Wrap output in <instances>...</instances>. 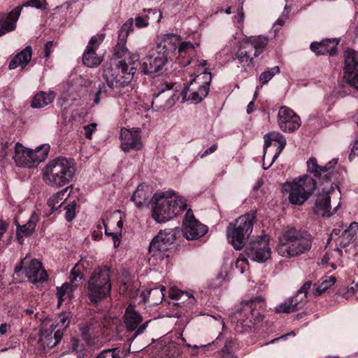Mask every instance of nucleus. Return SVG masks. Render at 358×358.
<instances>
[{"label":"nucleus","mask_w":358,"mask_h":358,"mask_svg":"<svg viewBox=\"0 0 358 358\" xmlns=\"http://www.w3.org/2000/svg\"><path fill=\"white\" fill-rule=\"evenodd\" d=\"M256 220V212L245 213L234 222L229 224L227 229V236L229 242L236 250L243 249L248 241Z\"/></svg>","instance_id":"nucleus-6"},{"label":"nucleus","mask_w":358,"mask_h":358,"mask_svg":"<svg viewBox=\"0 0 358 358\" xmlns=\"http://www.w3.org/2000/svg\"><path fill=\"white\" fill-rule=\"evenodd\" d=\"M224 280V278L222 275H218L211 282L210 286L212 287H217L222 285V282Z\"/></svg>","instance_id":"nucleus-58"},{"label":"nucleus","mask_w":358,"mask_h":358,"mask_svg":"<svg viewBox=\"0 0 358 358\" xmlns=\"http://www.w3.org/2000/svg\"><path fill=\"white\" fill-rule=\"evenodd\" d=\"M76 172L74 161L64 157L50 160L43 170V179L51 187L66 186L72 180Z\"/></svg>","instance_id":"nucleus-2"},{"label":"nucleus","mask_w":358,"mask_h":358,"mask_svg":"<svg viewBox=\"0 0 358 358\" xmlns=\"http://www.w3.org/2000/svg\"><path fill=\"white\" fill-rule=\"evenodd\" d=\"M208 231V227L197 220L191 209L187 210L182 221V233L188 240L198 239Z\"/></svg>","instance_id":"nucleus-15"},{"label":"nucleus","mask_w":358,"mask_h":358,"mask_svg":"<svg viewBox=\"0 0 358 358\" xmlns=\"http://www.w3.org/2000/svg\"><path fill=\"white\" fill-rule=\"evenodd\" d=\"M54 45V41H48L44 46V57L48 58L50 57L51 52H52V48Z\"/></svg>","instance_id":"nucleus-56"},{"label":"nucleus","mask_w":358,"mask_h":358,"mask_svg":"<svg viewBox=\"0 0 358 358\" xmlns=\"http://www.w3.org/2000/svg\"><path fill=\"white\" fill-rule=\"evenodd\" d=\"M27 257L21 259L19 263L15 266L14 273L17 275H20L22 270H24V273L28 280L33 283L36 284L38 282H43L48 278V275L46 271L43 268L42 264L38 260L34 259L29 261L27 264Z\"/></svg>","instance_id":"nucleus-12"},{"label":"nucleus","mask_w":358,"mask_h":358,"mask_svg":"<svg viewBox=\"0 0 358 358\" xmlns=\"http://www.w3.org/2000/svg\"><path fill=\"white\" fill-rule=\"evenodd\" d=\"M311 245L312 238L310 234L294 227H288L279 238L277 251L282 257H291L310 250Z\"/></svg>","instance_id":"nucleus-3"},{"label":"nucleus","mask_w":358,"mask_h":358,"mask_svg":"<svg viewBox=\"0 0 358 358\" xmlns=\"http://www.w3.org/2000/svg\"><path fill=\"white\" fill-rule=\"evenodd\" d=\"M96 124L91 123L84 127L85 135L87 139H91L93 132L96 130Z\"/></svg>","instance_id":"nucleus-53"},{"label":"nucleus","mask_w":358,"mask_h":358,"mask_svg":"<svg viewBox=\"0 0 358 358\" xmlns=\"http://www.w3.org/2000/svg\"><path fill=\"white\" fill-rule=\"evenodd\" d=\"M24 6L41 8L42 4L40 0H29L24 4Z\"/></svg>","instance_id":"nucleus-61"},{"label":"nucleus","mask_w":358,"mask_h":358,"mask_svg":"<svg viewBox=\"0 0 358 358\" xmlns=\"http://www.w3.org/2000/svg\"><path fill=\"white\" fill-rule=\"evenodd\" d=\"M175 83L166 80L161 81L156 87L152 101L153 109H165L172 106L180 98L173 92Z\"/></svg>","instance_id":"nucleus-10"},{"label":"nucleus","mask_w":358,"mask_h":358,"mask_svg":"<svg viewBox=\"0 0 358 358\" xmlns=\"http://www.w3.org/2000/svg\"><path fill=\"white\" fill-rule=\"evenodd\" d=\"M110 92H112L105 84L99 85L98 91L95 93L94 95V103L95 104H99L101 100V96L102 95H104L105 96H114V95L110 94Z\"/></svg>","instance_id":"nucleus-44"},{"label":"nucleus","mask_w":358,"mask_h":358,"mask_svg":"<svg viewBox=\"0 0 358 358\" xmlns=\"http://www.w3.org/2000/svg\"><path fill=\"white\" fill-rule=\"evenodd\" d=\"M312 282L311 281L308 280L306 281L302 287L299 289L300 292H303V294L308 295V290L311 287Z\"/></svg>","instance_id":"nucleus-64"},{"label":"nucleus","mask_w":358,"mask_h":358,"mask_svg":"<svg viewBox=\"0 0 358 358\" xmlns=\"http://www.w3.org/2000/svg\"><path fill=\"white\" fill-rule=\"evenodd\" d=\"M340 245L342 247L345 248L348 246L355 240V236L353 235L352 234L343 231L342 235L340 236Z\"/></svg>","instance_id":"nucleus-50"},{"label":"nucleus","mask_w":358,"mask_h":358,"mask_svg":"<svg viewBox=\"0 0 358 358\" xmlns=\"http://www.w3.org/2000/svg\"><path fill=\"white\" fill-rule=\"evenodd\" d=\"M245 246V252L252 260L264 262L271 257V250L269 247V237L263 234L252 236Z\"/></svg>","instance_id":"nucleus-11"},{"label":"nucleus","mask_w":358,"mask_h":358,"mask_svg":"<svg viewBox=\"0 0 358 358\" xmlns=\"http://www.w3.org/2000/svg\"><path fill=\"white\" fill-rule=\"evenodd\" d=\"M280 71L279 66H275L262 72L259 77V81L261 84L260 87L268 83L273 78V77L275 75L279 73Z\"/></svg>","instance_id":"nucleus-39"},{"label":"nucleus","mask_w":358,"mask_h":358,"mask_svg":"<svg viewBox=\"0 0 358 358\" xmlns=\"http://www.w3.org/2000/svg\"><path fill=\"white\" fill-rule=\"evenodd\" d=\"M120 138L121 148L125 152L131 150H141L143 148L141 130L138 128H133L132 129H121Z\"/></svg>","instance_id":"nucleus-17"},{"label":"nucleus","mask_w":358,"mask_h":358,"mask_svg":"<svg viewBox=\"0 0 358 358\" xmlns=\"http://www.w3.org/2000/svg\"><path fill=\"white\" fill-rule=\"evenodd\" d=\"M178 37L177 49L176 55H182V53H188L189 50L194 49L193 45L190 42L183 41L180 43V36L175 34Z\"/></svg>","instance_id":"nucleus-43"},{"label":"nucleus","mask_w":358,"mask_h":358,"mask_svg":"<svg viewBox=\"0 0 358 358\" xmlns=\"http://www.w3.org/2000/svg\"><path fill=\"white\" fill-rule=\"evenodd\" d=\"M336 279L334 276H330L329 279L323 280L320 285L314 284L315 295L320 296L324 293L329 288L336 283Z\"/></svg>","instance_id":"nucleus-38"},{"label":"nucleus","mask_w":358,"mask_h":358,"mask_svg":"<svg viewBox=\"0 0 358 358\" xmlns=\"http://www.w3.org/2000/svg\"><path fill=\"white\" fill-rule=\"evenodd\" d=\"M120 350L117 348L101 351L96 358H120Z\"/></svg>","instance_id":"nucleus-45"},{"label":"nucleus","mask_w":358,"mask_h":358,"mask_svg":"<svg viewBox=\"0 0 358 358\" xmlns=\"http://www.w3.org/2000/svg\"><path fill=\"white\" fill-rule=\"evenodd\" d=\"M264 151L266 153L267 149L271 146H274L276 148V151L275 155L273 157L271 164H273L276 159L279 157L283 149L286 145V139L285 138L277 132H271L264 135Z\"/></svg>","instance_id":"nucleus-24"},{"label":"nucleus","mask_w":358,"mask_h":358,"mask_svg":"<svg viewBox=\"0 0 358 358\" xmlns=\"http://www.w3.org/2000/svg\"><path fill=\"white\" fill-rule=\"evenodd\" d=\"M268 38L262 36H259L251 39V45L254 49L264 50L268 45Z\"/></svg>","instance_id":"nucleus-47"},{"label":"nucleus","mask_w":358,"mask_h":358,"mask_svg":"<svg viewBox=\"0 0 358 358\" xmlns=\"http://www.w3.org/2000/svg\"><path fill=\"white\" fill-rule=\"evenodd\" d=\"M150 322V321H147V322H144L143 324H141L139 327H138L134 333V337L143 334L144 332V331L146 329V328L148 327V323Z\"/></svg>","instance_id":"nucleus-62"},{"label":"nucleus","mask_w":358,"mask_h":358,"mask_svg":"<svg viewBox=\"0 0 358 358\" xmlns=\"http://www.w3.org/2000/svg\"><path fill=\"white\" fill-rule=\"evenodd\" d=\"M178 37L174 34L163 36L161 41L152 48L141 64V71L145 75L159 72L169 59L176 57Z\"/></svg>","instance_id":"nucleus-1"},{"label":"nucleus","mask_w":358,"mask_h":358,"mask_svg":"<svg viewBox=\"0 0 358 358\" xmlns=\"http://www.w3.org/2000/svg\"><path fill=\"white\" fill-rule=\"evenodd\" d=\"M317 188V181L308 175L295 178L286 182L285 191L289 192V200L292 204L302 205L313 194Z\"/></svg>","instance_id":"nucleus-8"},{"label":"nucleus","mask_w":358,"mask_h":358,"mask_svg":"<svg viewBox=\"0 0 358 358\" xmlns=\"http://www.w3.org/2000/svg\"><path fill=\"white\" fill-rule=\"evenodd\" d=\"M152 205V217L157 222H166L182 213L187 205L182 201H177L172 196H167V193L155 194L150 201Z\"/></svg>","instance_id":"nucleus-5"},{"label":"nucleus","mask_w":358,"mask_h":358,"mask_svg":"<svg viewBox=\"0 0 358 358\" xmlns=\"http://www.w3.org/2000/svg\"><path fill=\"white\" fill-rule=\"evenodd\" d=\"M236 57L238 58L240 63L250 60V64H253V58H250V52L244 50L242 48L236 52Z\"/></svg>","instance_id":"nucleus-51"},{"label":"nucleus","mask_w":358,"mask_h":358,"mask_svg":"<svg viewBox=\"0 0 358 358\" xmlns=\"http://www.w3.org/2000/svg\"><path fill=\"white\" fill-rule=\"evenodd\" d=\"M332 192L331 186H329V188L327 186L322 188V194L315 200L313 208V213L315 215L329 217L336 213L338 206L332 212L330 211L331 206L329 194Z\"/></svg>","instance_id":"nucleus-22"},{"label":"nucleus","mask_w":358,"mask_h":358,"mask_svg":"<svg viewBox=\"0 0 358 358\" xmlns=\"http://www.w3.org/2000/svg\"><path fill=\"white\" fill-rule=\"evenodd\" d=\"M141 322V315L135 311L127 315L124 319V324L128 331L136 330Z\"/></svg>","instance_id":"nucleus-34"},{"label":"nucleus","mask_w":358,"mask_h":358,"mask_svg":"<svg viewBox=\"0 0 358 358\" xmlns=\"http://www.w3.org/2000/svg\"><path fill=\"white\" fill-rule=\"evenodd\" d=\"M22 8L17 6L8 15L0 13V37L16 28V22L20 17Z\"/></svg>","instance_id":"nucleus-23"},{"label":"nucleus","mask_w":358,"mask_h":358,"mask_svg":"<svg viewBox=\"0 0 358 358\" xmlns=\"http://www.w3.org/2000/svg\"><path fill=\"white\" fill-rule=\"evenodd\" d=\"M358 230V222H352L348 229H345L344 231L350 234H352L353 235L356 236V231Z\"/></svg>","instance_id":"nucleus-59"},{"label":"nucleus","mask_w":358,"mask_h":358,"mask_svg":"<svg viewBox=\"0 0 358 358\" xmlns=\"http://www.w3.org/2000/svg\"><path fill=\"white\" fill-rule=\"evenodd\" d=\"M201 78L203 80V84L200 85L197 92L203 96V99L208 94L209 86L212 80L211 73L203 72Z\"/></svg>","instance_id":"nucleus-40"},{"label":"nucleus","mask_w":358,"mask_h":358,"mask_svg":"<svg viewBox=\"0 0 358 358\" xmlns=\"http://www.w3.org/2000/svg\"><path fill=\"white\" fill-rule=\"evenodd\" d=\"M356 155H358V139L355 141L351 152L348 156L349 160L352 162Z\"/></svg>","instance_id":"nucleus-57"},{"label":"nucleus","mask_w":358,"mask_h":358,"mask_svg":"<svg viewBox=\"0 0 358 358\" xmlns=\"http://www.w3.org/2000/svg\"><path fill=\"white\" fill-rule=\"evenodd\" d=\"M176 229L160 230L150 243L148 254L156 259L162 260L169 257L166 252L174 247L177 234Z\"/></svg>","instance_id":"nucleus-9"},{"label":"nucleus","mask_w":358,"mask_h":358,"mask_svg":"<svg viewBox=\"0 0 358 358\" xmlns=\"http://www.w3.org/2000/svg\"><path fill=\"white\" fill-rule=\"evenodd\" d=\"M307 295L303 294V292L297 291L295 296L289 298L292 301V303L296 310L301 309L306 303Z\"/></svg>","instance_id":"nucleus-42"},{"label":"nucleus","mask_w":358,"mask_h":358,"mask_svg":"<svg viewBox=\"0 0 358 358\" xmlns=\"http://www.w3.org/2000/svg\"><path fill=\"white\" fill-rule=\"evenodd\" d=\"M57 295L58 299V306L67 298L71 299L73 295V287L67 282L62 285V287H57Z\"/></svg>","instance_id":"nucleus-36"},{"label":"nucleus","mask_w":358,"mask_h":358,"mask_svg":"<svg viewBox=\"0 0 358 358\" xmlns=\"http://www.w3.org/2000/svg\"><path fill=\"white\" fill-rule=\"evenodd\" d=\"M339 40L336 38H326L320 42H313L310 45L311 51L316 55H324L329 54L330 56H334L337 54V45Z\"/></svg>","instance_id":"nucleus-25"},{"label":"nucleus","mask_w":358,"mask_h":358,"mask_svg":"<svg viewBox=\"0 0 358 358\" xmlns=\"http://www.w3.org/2000/svg\"><path fill=\"white\" fill-rule=\"evenodd\" d=\"M165 287L161 288L155 287L151 289L143 291L141 294L144 303H150L151 305H158L161 303L164 298Z\"/></svg>","instance_id":"nucleus-28"},{"label":"nucleus","mask_w":358,"mask_h":358,"mask_svg":"<svg viewBox=\"0 0 358 358\" xmlns=\"http://www.w3.org/2000/svg\"><path fill=\"white\" fill-rule=\"evenodd\" d=\"M77 203L76 201H73L70 203L63 207V209L66 210L65 218L66 221H72L76 216V209Z\"/></svg>","instance_id":"nucleus-46"},{"label":"nucleus","mask_w":358,"mask_h":358,"mask_svg":"<svg viewBox=\"0 0 358 358\" xmlns=\"http://www.w3.org/2000/svg\"><path fill=\"white\" fill-rule=\"evenodd\" d=\"M235 345V341L231 338H227L224 341V345L222 348L220 355H225L226 353H231L233 346Z\"/></svg>","instance_id":"nucleus-52"},{"label":"nucleus","mask_w":358,"mask_h":358,"mask_svg":"<svg viewBox=\"0 0 358 358\" xmlns=\"http://www.w3.org/2000/svg\"><path fill=\"white\" fill-rule=\"evenodd\" d=\"M183 296L187 297V301L177 303L176 305L182 308L185 311L193 308L196 302V299L193 295H190L187 292H182L173 289L169 291V297L172 299H180Z\"/></svg>","instance_id":"nucleus-31"},{"label":"nucleus","mask_w":358,"mask_h":358,"mask_svg":"<svg viewBox=\"0 0 358 358\" xmlns=\"http://www.w3.org/2000/svg\"><path fill=\"white\" fill-rule=\"evenodd\" d=\"M138 61L139 55L138 54L130 55L127 59L119 61L115 69L124 76L126 73H129L131 80L136 72L137 66L139 64Z\"/></svg>","instance_id":"nucleus-26"},{"label":"nucleus","mask_w":358,"mask_h":358,"mask_svg":"<svg viewBox=\"0 0 358 358\" xmlns=\"http://www.w3.org/2000/svg\"><path fill=\"white\" fill-rule=\"evenodd\" d=\"M343 79L358 90V52L348 49L344 52Z\"/></svg>","instance_id":"nucleus-14"},{"label":"nucleus","mask_w":358,"mask_h":358,"mask_svg":"<svg viewBox=\"0 0 358 358\" xmlns=\"http://www.w3.org/2000/svg\"><path fill=\"white\" fill-rule=\"evenodd\" d=\"M266 303L262 296H257L249 301H243L238 313V323L244 331L251 329L262 322L264 317Z\"/></svg>","instance_id":"nucleus-7"},{"label":"nucleus","mask_w":358,"mask_h":358,"mask_svg":"<svg viewBox=\"0 0 358 358\" xmlns=\"http://www.w3.org/2000/svg\"><path fill=\"white\" fill-rule=\"evenodd\" d=\"M67 189L68 187H66L65 189L58 192L57 194H54L48 199V205L51 209V213H54L57 210H59V212L62 211L63 203L59 205L58 207H57L56 205L59 203V201L63 199V197L65 193L66 192Z\"/></svg>","instance_id":"nucleus-37"},{"label":"nucleus","mask_w":358,"mask_h":358,"mask_svg":"<svg viewBox=\"0 0 358 358\" xmlns=\"http://www.w3.org/2000/svg\"><path fill=\"white\" fill-rule=\"evenodd\" d=\"M78 278L81 279L83 278V274L80 268H78L77 266H74L70 273L69 279L71 282H73L76 281Z\"/></svg>","instance_id":"nucleus-54"},{"label":"nucleus","mask_w":358,"mask_h":358,"mask_svg":"<svg viewBox=\"0 0 358 358\" xmlns=\"http://www.w3.org/2000/svg\"><path fill=\"white\" fill-rule=\"evenodd\" d=\"M18 143L16 144V155L15 160L20 165L31 167L36 166L38 163L45 160L48 157L50 146L48 145H43L36 148V150L27 149L22 153L23 159L21 161V157L19 156L17 150Z\"/></svg>","instance_id":"nucleus-16"},{"label":"nucleus","mask_w":358,"mask_h":358,"mask_svg":"<svg viewBox=\"0 0 358 358\" xmlns=\"http://www.w3.org/2000/svg\"><path fill=\"white\" fill-rule=\"evenodd\" d=\"M217 144H213L212 146H210L209 148H208L203 152V154L201 155V157L204 158L208 155L213 153L217 150Z\"/></svg>","instance_id":"nucleus-63"},{"label":"nucleus","mask_w":358,"mask_h":358,"mask_svg":"<svg viewBox=\"0 0 358 358\" xmlns=\"http://www.w3.org/2000/svg\"><path fill=\"white\" fill-rule=\"evenodd\" d=\"M102 225L105 228V234L108 236H111L113 238L114 248H118L121 241V233L118 234L109 231L107 229L106 223L103 220H102Z\"/></svg>","instance_id":"nucleus-49"},{"label":"nucleus","mask_w":358,"mask_h":358,"mask_svg":"<svg viewBox=\"0 0 358 358\" xmlns=\"http://www.w3.org/2000/svg\"><path fill=\"white\" fill-rule=\"evenodd\" d=\"M338 160L337 158H334L325 166H320L315 157H310L306 162L307 171L308 173H312L315 178L318 179L320 185L327 184L331 186V190L334 191V185H335L338 189L339 187L337 184L332 182L333 174L331 170L337 164Z\"/></svg>","instance_id":"nucleus-13"},{"label":"nucleus","mask_w":358,"mask_h":358,"mask_svg":"<svg viewBox=\"0 0 358 358\" xmlns=\"http://www.w3.org/2000/svg\"><path fill=\"white\" fill-rule=\"evenodd\" d=\"M134 31L133 18L128 19L121 27L118 33V42L114 48V55L122 58L125 56L127 59L132 52H129L126 47L127 39L129 34Z\"/></svg>","instance_id":"nucleus-20"},{"label":"nucleus","mask_w":358,"mask_h":358,"mask_svg":"<svg viewBox=\"0 0 358 358\" xmlns=\"http://www.w3.org/2000/svg\"><path fill=\"white\" fill-rule=\"evenodd\" d=\"M111 75L108 76L105 75L106 85L112 92L110 94L114 96H119L122 93V90L131 83V76L126 73L125 76L121 74L115 69H111Z\"/></svg>","instance_id":"nucleus-21"},{"label":"nucleus","mask_w":358,"mask_h":358,"mask_svg":"<svg viewBox=\"0 0 358 358\" xmlns=\"http://www.w3.org/2000/svg\"><path fill=\"white\" fill-rule=\"evenodd\" d=\"M104 38L105 34H99L92 36L88 43L87 48L96 50L99 45L103 41Z\"/></svg>","instance_id":"nucleus-48"},{"label":"nucleus","mask_w":358,"mask_h":358,"mask_svg":"<svg viewBox=\"0 0 358 358\" xmlns=\"http://www.w3.org/2000/svg\"><path fill=\"white\" fill-rule=\"evenodd\" d=\"M278 118L279 127L284 132H293L301 126L299 116L286 106L280 108Z\"/></svg>","instance_id":"nucleus-18"},{"label":"nucleus","mask_w":358,"mask_h":358,"mask_svg":"<svg viewBox=\"0 0 358 358\" xmlns=\"http://www.w3.org/2000/svg\"><path fill=\"white\" fill-rule=\"evenodd\" d=\"M31 56L32 48L28 45L12 59L8 65L9 69H15L18 66L25 67L29 63Z\"/></svg>","instance_id":"nucleus-29"},{"label":"nucleus","mask_w":358,"mask_h":358,"mask_svg":"<svg viewBox=\"0 0 358 358\" xmlns=\"http://www.w3.org/2000/svg\"><path fill=\"white\" fill-rule=\"evenodd\" d=\"M111 269L106 265L97 266L92 273L87 287V297L92 304H96L110 295Z\"/></svg>","instance_id":"nucleus-4"},{"label":"nucleus","mask_w":358,"mask_h":358,"mask_svg":"<svg viewBox=\"0 0 358 358\" xmlns=\"http://www.w3.org/2000/svg\"><path fill=\"white\" fill-rule=\"evenodd\" d=\"M276 313H290L296 311L292 303V301L289 298L275 308Z\"/></svg>","instance_id":"nucleus-41"},{"label":"nucleus","mask_w":358,"mask_h":358,"mask_svg":"<svg viewBox=\"0 0 358 358\" xmlns=\"http://www.w3.org/2000/svg\"><path fill=\"white\" fill-rule=\"evenodd\" d=\"M101 62L102 59L96 55V50L86 48L83 55L84 65L92 68L99 66Z\"/></svg>","instance_id":"nucleus-32"},{"label":"nucleus","mask_w":358,"mask_h":358,"mask_svg":"<svg viewBox=\"0 0 358 358\" xmlns=\"http://www.w3.org/2000/svg\"><path fill=\"white\" fill-rule=\"evenodd\" d=\"M84 349L83 345L80 344V341L78 339H73L72 340V351L76 353L79 352H82Z\"/></svg>","instance_id":"nucleus-55"},{"label":"nucleus","mask_w":358,"mask_h":358,"mask_svg":"<svg viewBox=\"0 0 358 358\" xmlns=\"http://www.w3.org/2000/svg\"><path fill=\"white\" fill-rule=\"evenodd\" d=\"M148 194L143 185H139L134 192L131 200L136 204V207L141 208L146 203L148 199Z\"/></svg>","instance_id":"nucleus-33"},{"label":"nucleus","mask_w":358,"mask_h":358,"mask_svg":"<svg viewBox=\"0 0 358 358\" xmlns=\"http://www.w3.org/2000/svg\"><path fill=\"white\" fill-rule=\"evenodd\" d=\"M38 220V215L35 212H34L25 224H18L17 226L16 236L20 243H22L24 241L23 236L28 237L34 233L36 225Z\"/></svg>","instance_id":"nucleus-27"},{"label":"nucleus","mask_w":358,"mask_h":358,"mask_svg":"<svg viewBox=\"0 0 358 358\" xmlns=\"http://www.w3.org/2000/svg\"><path fill=\"white\" fill-rule=\"evenodd\" d=\"M189 99L196 103H200L203 100V96L199 94V92L195 91L190 94Z\"/></svg>","instance_id":"nucleus-60"},{"label":"nucleus","mask_w":358,"mask_h":358,"mask_svg":"<svg viewBox=\"0 0 358 358\" xmlns=\"http://www.w3.org/2000/svg\"><path fill=\"white\" fill-rule=\"evenodd\" d=\"M70 317L71 313L62 312L57 317V324H51L50 335H52L53 331H55L53 335L55 341H50L47 343V345L49 348H54L61 341L64 335V331L69 327L71 322ZM41 333L43 335L47 333V336H49L48 330H43Z\"/></svg>","instance_id":"nucleus-19"},{"label":"nucleus","mask_w":358,"mask_h":358,"mask_svg":"<svg viewBox=\"0 0 358 358\" xmlns=\"http://www.w3.org/2000/svg\"><path fill=\"white\" fill-rule=\"evenodd\" d=\"M153 12L152 9L144 8L141 13L138 14L134 20L133 19V24L138 29L148 27L149 25L150 17L148 13ZM134 27V26L133 25Z\"/></svg>","instance_id":"nucleus-35"},{"label":"nucleus","mask_w":358,"mask_h":358,"mask_svg":"<svg viewBox=\"0 0 358 358\" xmlns=\"http://www.w3.org/2000/svg\"><path fill=\"white\" fill-rule=\"evenodd\" d=\"M56 94L53 91L37 92L31 101L33 108H41L51 103L55 99Z\"/></svg>","instance_id":"nucleus-30"}]
</instances>
